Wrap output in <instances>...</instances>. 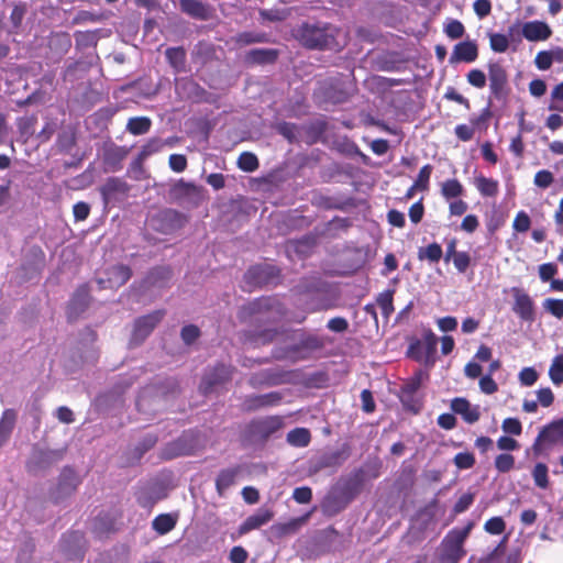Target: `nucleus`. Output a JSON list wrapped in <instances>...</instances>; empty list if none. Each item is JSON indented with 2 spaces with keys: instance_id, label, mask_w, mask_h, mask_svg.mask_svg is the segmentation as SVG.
I'll use <instances>...</instances> for the list:
<instances>
[{
  "instance_id": "nucleus-62",
  "label": "nucleus",
  "mask_w": 563,
  "mask_h": 563,
  "mask_svg": "<svg viewBox=\"0 0 563 563\" xmlns=\"http://www.w3.org/2000/svg\"><path fill=\"white\" fill-rule=\"evenodd\" d=\"M538 379V373L533 367H525L519 373V380L523 386H532Z\"/></svg>"
},
{
  "instance_id": "nucleus-64",
  "label": "nucleus",
  "mask_w": 563,
  "mask_h": 563,
  "mask_svg": "<svg viewBox=\"0 0 563 563\" xmlns=\"http://www.w3.org/2000/svg\"><path fill=\"white\" fill-rule=\"evenodd\" d=\"M467 80L472 86L483 88L486 85V75L481 69H472L467 74Z\"/></svg>"
},
{
  "instance_id": "nucleus-61",
  "label": "nucleus",
  "mask_w": 563,
  "mask_h": 563,
  "mask_svg": "<svg viewBox=\"0 0 563 563\" xmlns=\"http://www.w3.org/2000/svg\"><path fill=\"white\" fill-rule=\"evenodd\" d=\"M534 64L540 70H548L552 66V55L549 51H541L536 55Z\"/></svg>"
},
{
  "instance_id": "nucleus-16",
  "label": "nucleus",
  "mask_w": 563,
  "mask_h": 563,
  "mask_svg": "<svg viewBox=\"0 0 563 563\" xmlns=\"http://www.w3.org/2000/svg\"><path fill=\"white\" fill-rule=\"evenodd\" d=\"M349 457L346 449L325 452L310 461L309 470L312 473H318L324 468H333L342 465Z\"/></svg>"
},
{
  "instance_id": "nucleus-27",
  "label": "nucleus",
  "mask_w": 563,
  "mask_h": 563,
  "mask_svg": "<svg viewBox=\"0 0 563 563\" xmlns=\"http://www.w3.org/2000/svg\"><path fill=\"white\" fill-rule=\"evenodd\" d=\"M132 277V269L124 264L113 265L108 269V283L111 287L119 288L125 285Z\"/></svg>"
},
{
  "instance_id": "nucleus-45",
  "label": "nucleus",
  "mask_w": 563,
  "mask_h": 563,
  "mask_svg": "<svg viewBox=\"0 0 563 563\" xmlns=\"http://www.w3.org/2000/svg\"><path fill=\"white\" fill-rule=\"evenodd\" d=\"M393 295L394 290H386L377 296V305L380 307L384 317L388 318L393 311Z\"/></svg>"
},
{
  "instance_id": "nucleus-30",
  "label": "nucleus",
  "mask_w": 563,
  "mask_h": 563,
  "mask_svg": "<svg viewBox=\"0 0 563 563\" xmlns=\"http://www.w3.org/2000/svg\"><path fill=\"white\" fill-rule=\"evenodd\" d=\"M126 155L128 150L125 147L111 145L110 147L104 150L103 162L112 170H119L121 168V163Z\"/></svg>"
},
{
  "instance_id": "nucleus-36",
  "label": "nucleus",
  "mask_w": 563,
  "mask_h": 563,
  "mask_svg": "<svg viewBox=\"0 0 563 563\" xmlns=\"http://www.w3.org/2000/svg\"><path fill=\"white\" fill-rule=\"evenodd\" d=\"M475 187L484 197H495L498 194V181L485 176L475 178Z\"/></svg>"
},
{
  "instance_id": "nucleus-44",
  "label": "nucleus",
  "mask_w": 563,
  "mask_h": 563,
  "mask_svg": "<svg viewBox=\"0 0 563 563\" xmlns=\"http://www.w3.org/2000/svg\"><path fill=\"white\" fill-rule=\"evenodd\" d=\"M532 477L534 481V484L545 489L549 486V476H548V466L544 463H537L533 471H532Z\"/></svg>"
},
{
  "instance_id": "nucleus-15",
  "label": "nucleus",
  "mask_w": 563,
  "mask_h": 563,
  "mask_svg": "<svg viewBox=\"0 0 563 563\" xmlns=\"http://www.w3.org/2000/svg\"><path fill=\"white\" fill-rule=\"evenodd\" d=\"M426 379H428V374L420 369L401 386L400 399L402 404L415 411H418L420 408V405L415 400V394Z\"/></svg>"
},
{
  "instance_id": "nucleus-25",
  "label": "nucleus",
  "mask_w": 563,
  "mask_h": 563,
  "mask_svg": "<svg viewBox=\"0 0 563 563\" xmlns=\"http://www.w3.org/2000/svg\"><path fill=\"white\" fill-rule=\"evenodd\" d=\"M222 49L217 47L214 44L206 41H200L195 46L194 57L197 62L206 65L213 60L220 59V54H222Z\"/></svg>"
},
{
  "instance_id": "nucleus-12",
  "label": "nucleus",
  "mask_w": 563,
  "mask_h": 563,
  "mask_svg": "<svg viewBox=\"0 0 563 563\" xmlns=\"http://www.w3.org/2000/svg\"><path fill=\"white\" fill-rule=\"evenodd\" d=\"M175 89L180 100L190 102L207 101L206 90L189 77L177 78L175 80Z\"/></svg>"
},
{
  "instance_id": "nucleus-6",
  "label": "nucleus",
  "mask_w": 563,
  "mask_h": 563,
  "mask_svg": "<svg viewBox=\"0 0 563 563\" xmlns=\"http://www.w3.org/2000/svg\"><path fill=\"white\" fill-rule=\"evenodd\" d=\"M166 311L158 309L134 320L130 344L140 345L164 319Z\"/></svg>"
},
{
  "instance_id": "nucleus-50",
  "label": "nucleus",
  "mask_w": 563,
  "mask_h": 563,
  "mask_svg": "<svg viewBox=\"0 0 563 563\" xmlns=\"http://www.w3.org/2000/svg\"><path fill=\"white\" fill-rule=\"evenodd\" d=\"M490 47L496 53H504L509 47L508 37L500 33H494L489 38Z\"/></svg>"
},
{
  "instance_id": "nucleus-51",
  "label": "nucleus",
  "mask_w": 563,
  "mask_h": 563,
  "mask_svg": "<svg viewBox=\"0 0 563 563\" xmlns=\"http://www.w3.org/2000/svg\"><path fill=\"white\" fill-rule=\"evenodd\" d=\"M158 438L155 434H146L135 446L136 456L140 459L157 443Z\"/></svg>"
},
{
  "instance_id": "nucleus-47",
  "label": "nucleus",
  "mask_w": 563,
  "mask_h": 563,
  "mask_svg": "<svg viewBox=\"0 0 563 563\" xmlns=\"http://www.w3.org/2000/svg\"><path fill=\"white\" fill-rule=\"evenodd\" d=\"M95 530L98 533H109L115 530V521L113 519H109L108 515H99L95 519Z\"/></svg>"
},
{
  "instance_id": "nucleus-53",
  "label": "nucleus",
  "mask_w": 563,
  "mask_h": 563,
  "mask_svg": "<svg viewBox=\"0 0 563 563\" xmlns=\"http://www.w3.org/2000/svg\"><path fill=\"white\" fill-rule=\"evenodd\" d=\"M515 465V457L511 454H499L495 460V467L500 473L509 472Z\"/></svg>"
},
{
  "instance_id": "nucleus-2",
  "label": "nucleus",
  "mask_w": 563,
  "mask_h": 563,
  "mask_svg": "<svg viewBox=\"0 0 563 563\" xmlns=\"http://www.w3.org/2000/svg\"><path fill=\"white\" fill-rule=\"evenodd\" d=\"M473 526L468 522L464 528H453L445 534L439 549V563H459L465 556L464 543Z\"/></svg>"
},
{
  "instance_id": "nucleus-24",
  "label": "nucleus",
  "mask_w": 563,
  "mask_h": 563,
  "mask_svg": "<svg viewBox=\"0 0 563 563\" xmlns=\"http://www.w3.org/2000/svg\"><path fill=\"white\" fill-rule=\"evenodd\" d=\"M451 409L454 413L462 416L467 423H474L481 417L479 406H472L465 398H454L451 401Z\"/></svg>"
},
{
  "instance_id": "nucleus-58",
  "label": "nucleus",
  "mask_w": 563,
  "mask_h": 563,
  "mask_svg": "<svg viewBox=\"0 0 563 563\" xmlns=\"http://www.w3.org/2000/svg\"><path fill=\"white\" fill-rule=\"evenodd\" d=\"M454 463L461 470H468L474 466L475 457L472 453L460 452L455 455Z\"/></svg>"
},
{
  "instance_id": "nucleus-31",
  "label": "nucleus",
  "mask_w": 563,
  "mask_h": 563,
  "mask_svg": "<svg viewBox=\"0 0 563 563\" xmlns=\"http://www.w3.org/2000/svg\"><path fill=\"white\" fill-rule=\"evenodd\" d=\"M102 30L76 31L74 33L76 46L79 48L96 47L101 37ZM107 36V34H102Z\"/></svg>"
},
{
  "instance_id": "nucleus-3",
  "label": "nucleus",
  "mask_w": 563,
  "mask_h": 563,
  "mask_svg": "<svg viewBox=\"0 0 563 563\" xmlns=\"http://www.w3.org/2000/svg\"><path fill=\"white\" fill-rule=\"evenodd\" d=\"M313 96L318 103H345L350 98V89L341 78H330L318 84Z\"/></svg>"
},
{
  "instance_id": "nucleus-46",
  "label": "nucleus",
  "mask_w": 563,
  "mask_h": 563,
  "mask_svg": "<svg viewBox=\"0 0 563 563\" xmlns=\"http://www.w3.org/2000/svg\"><path fill=\"white\" fill-rule=\"evenodd\" d=\"M543 309L558 319L563 318V299L547 298L542 302Z\"/></svg>"
},
{
  "instance_id": "nucleus-54",
  "label": "nucleus",
  "mask_w": 563,
  "mask_h": 563,
  "mask_svg": "<svg viewBox=\"0 0 563 563\" xmlns=\"http://www.w3.org/2000/svg\"><path fill=\"white\" fill-rule=\"evenodd\" d=\"M530 225L531 220L528 213H526L525 211H519L516 214L515 220L512 222L514 230L523 233L530 229Z\"/></svg>"
},
{
  "instance_id": "nucleus-20",
  "label": "nucleus",
  "mask_w": 563,
  "mask_h": 563,
  "mask_svg": "<svg viewBox=\"0 0 563 563\" xmlns=\"http://www.w3.org/2000/svg\"><path fill=\"white\" fill-rule=\"evenodd\" d=\"M438 339L431 331L424 336L423 342L410 345V353L417 360H424L426 363L433 362L437 351Z\"/></svg>"
},
{
  "instance_id": "nucleus-34",
  "label": "nucleus",
  "mask_w": 563,
  "mask_h": 563,
  "mask_svg": "<svg viewBox=\"0 0 563 563\" xmlns=\"http://www.w3.org/2000/svg\"><path fill=\"white\" fill-rule=\"evenodd\" d=\"M282 399L278 393H268L249 397V409L269 407L277 405Z\"/></svg>"
},
{
  "instance_id": "nucleus-35",
  "label": "nucleus",
  "mask_w": 563,
  "mask_h": 563,
  "mask_svg": "<svg viewBox=\"0 0 563 563\" xmlns=\"http://www.w3.org/2000/svg\"><path fill=\"white\" fill-rule=\"evenodd\" d=\"M239 473L240 467L228 468L220 472L216 481V487L220 495H222L225 489L234 484Z\"/></svg>"
},
{
  "instance_id": "nucleus-57",
  "label": "nucleus",
  "mask_w": 563,
  "mask_h": 563,
  "mask_svg": "<svg viewBox=\"0 0 563 563\" xmlns=\"http://www.w3.org/2000/svg\"><path fill=\"white\" fill-rule=\"evenodd\" d=\"M501 429L505 433L520 435L522 432L521 422L517 418H506L503 421Z\"/></svg>"
},
{
  "instance_id": "nucleus-49",
  "label": "nucleus",
  "mask_w": 563,
  "mask_h": 563,
  "mask_svg": "<svg viewBox=\"0 0 563 563\" xmlns=\"http://www.w3.org/2000/svg\"><path fill=\"white\" fill-rule=\"evenodd\" d=\"M200 336V329L195 324H187L180 331V338L185 344L190 345Z\"/></svg>"
},
{
  "instance_id": "nucleus-13",
  "label": "nucleus",
  "mask_w": 563,
  "mask_h": 563,
  "mask_svg": "<svg viewBox=\"0 0 563 563\" xmlns=\"http://www.w3.org/2000/svg\"><path fill=\"white\" fill-rule=\"evenodd\" d=\"M283 427V420L279 417H266L253 420L249 423V438H258L266 440Z\"/></svg>"
},
{
  "instance_id": "nucleus-55",
  "label": "nucleus",
  "mask_w": 563,
  "mask_h": 563,
  "mask_svg": "<svg viewBox=\"0 0 563 563\" xmlns=\"http://www.w3.org/2000/svg\"><path fill=\"white\" fill-rule=\"evenodd\" d=\"M448 37L452 40L461 38L464 35L465 27L463 23L459 20H452L444 29Z\"/></svg>"
},
{
  "instance_id": "nucleus-63",
  "label": "nucleus",
  "mask_w": 563,
  "mask_h": 563,
  "mask_svg": "<svg viewBox=\"0 0 563 563\" xmlns=\"http://www.w3.org/2000/svg\"><path fill=\"white\" fill-rule=\"evenodd\" d=\"M558 273V267L553 263H544L539 266V277L542 282H551Z\"/></svg>"
},
{
  "instance_id": "nucleus-21",
  "label": "nucleus",
  "mask_w": 563,
  "mask_h": 563,
  "mask_svg": "<svg viewBox=\"0 0 563 563\" xmlns=\"http://www.w3.org/2000/svg\"><path fill=\"white\" fill-rule=\"evenodd\" d=\"M522 35L530 42L547 41L551 37L552 30L543 21H529L522 25Z\"/></svg>"
},
{
  "instance_id": "nucleus-59",
  "label": "nucleus",
  "mask_w": 563,
  "mask_h": 563,
  "mask_svg": "<svg viewBox=\"0 0 563 563\" xmlns=\"http://www.w3.org/2000/svg\"><path fill=\"white\" fill-rule=\"evenodd\" d=\"M452 261L456 271L463 274L471 264V256L467 252H459Z\"/></svg>"
},
{
  "instance_id": "nucleus-11",
  "label": "nucleus",
  "mask_w": 563,
  "mask_h": 563,
  "mask_svg": "<svg viewBox=\"0 0 563 563\" xmlns=\"http://www.w3.org/2000/svg\"><path fill=\"white\" fill-rule=\"evenodd\" d=\"M512 311L525 322H533L536 319V305L532 298L521 288L512 287Z\"/></svg>"
},
{
  "instance_id": "nucleus-5",
  "label": "nucleus",
  "mask_w": 563,
  "mask_h": 563,
  "mask_svg": "<svg viewBox=\"0 0 563 563\" xmlns=\"http://www.w3.org/2000/svg\"><path fill=\"white\" fill-rule=\"evenodd\" d=\"M233 368L225 364L219 363L206 371L199 390L207 396L223 388L232 379Z\"/></svg>"
},
{
  "instance_id": "nucleus-26",
  "label": "nucleus",
  "mask_w": 563,
  "mask_h": 563,
  "mask_svg": "<svg viewBox=\"0 0 563 563\" xmlns=\"http://www.w3.org/2000/svg\"><path fill=\"white\" fill-rule=\"evenodd\" d=\"M165 57L175 73L179 74L186 71L187 53L183 46L166 48Z\"/></svg>"
},
{
  "instance_id": "nucleus-39",
  "label": "nucleus",
  "mask_w": 563,
  "mask_h": 563,
  "mask_svg": "<svg viewBox=\"0 0 563 563\" xmlns=\"http://www.w3.org/2000/svg\"><path fill=\"white\" fill-rule=\"evenodd\" d=\"M274 514L271 508L261 507L254 515L249 517V530L260 528L272 520Z\"/></svg>"
},
{
  "instance_id": "nucleus-8",
  "label": "nucleus",
  "mask_w": 563,
  "mask_h": 563,
  "mask_svg": "<svg viewBox=\"0 0 563 563\" xmlns=\"http://www.w3.org/2000/svg\"><path fill=\"white\" fill-rule=\"evenodd\" d=\"M189 217L176 209L161 210L154 218L155 230L163 234H172L188 223Z\"/></svg>"
},
{
  "instance_id": "nucleus-43",
  "label": "nucleus",
  "mask_w": 563,
  "mask_h": 563,
  "mask_svg": "<svg viewBox=\"0 0 563 563\" xmlns=\"http://www.w3.org/2000/svg\"><path fill=\"white\" fill-rule=\"evenodd\" d=\"M441 194L446 199L456 198L463 194V186L457 179H449L442 184Z\"/></svg>"
},
{
  "instance_id": "nucleus-1",
  "label": "nucleus",
  "mask_w": 563,
  "mask_h": 563,
  "mask_svg": "<svg viewBox=\"0 0 563 563\" xmlns=\"http://www.w3.org/2000/svg\"><path fill=\"white\" fill-rule=\"evenodd\" d=\"M340 29L322 21H303L295 25L291 37L309 51H331L339 46L336 41Z\"/></svg>"
},
{
  "instance_id": "nucleus-23",
  "label": "nucleus",
  "mask_w": 563,
  "mask_h": 563,
  "mask_svg": "<svg viewBox=\"0 0 563 563\" xmlns=\"http://www.w3.org/2000/svg\"><path fill=\"white\" fill-rule=\"evenodd\" d=\"M478 56V48L476 43L472 41H464L457 43L450 56V63H472Z\"/></svg>"
},
{
  "instance_id": "nucleus-19",
  "label": "nucleus",
  "mask_w": 563,
  "mask_h": 563,
  "mask_svg": "<svg viewBox=\"0 0 563 563\" xmlns=\"http://www.w3.org/2000/svg\"><path fill=\"white\" fill-rule=\"evenodd\" d=\"M179 9L192 19L207 21L213 16V8L202 0H180Z\"/></svg>"
},
{
  "instance_id": "nucleus-22",
  "label": "nucleus",
  "mask_w": 563,
  "mask_h": 563,
  "mask_svg": "<svg viewBox=\"0 0 563 563\" xmlns=\"http://www.w3.org/2000/svg\"><path fill=\"white\" fill-rule=\"evenodd\" d=\"M130 186L119 177H109L100 188V194L106 203L115 199L118 196H126Z\"/></svg>"
},
{
  "instance_id": "nucleus-28",
  "label": "nucleus",
  "mask_w": 563,
  "mask_h": 563,
  "mask_svg": "<svg viewBox=\"0 0 563 563\" xmlns=\"http://www.w3.org/2000/svg\"><path fill=\"white\" fill-rule=\"evenodd\" d=\"M62 548L67 553L77 555L78 552L84 553L85 536L80 531H69L65 533L60 541Z\"/></svg>"
},
{
  "instance_id": "nucleus-4",
  "label": "nucleus",
  "mask_w": 563,
  "mask_h": 563,
  "mask_svg": "<svg viewBox=\"0 0 563 563\" xmlns=\"http://www.w3.org/2000/svg\"><path fill=\"white\" fill-rule=\"evenodd\" d=\"M156 86L150 78H139L135 81L121 86L115 91V97L123 102L137 103L140 100L148 99L156 93Z\"/></svg>"
},
{
  "instance_id": "nucleus-10",
  "label": "nucleus",
  "mask_w": 563,
  "mask_h": 563,
  "mask_svg": "<svg viewBox=\"0 0 563 563\" xmlns=\"http://www.w3.org/2000/svg\"><path fill=\"white\" fill-rule=\"evenodd\" d=\"M80 477L71 467H64L59 474L58 483L51 493L54 501H59L74 494L80 484Z\"/></svg>"
},
{
  "instance_id": "nucleus-56",
  "label": "nucleus",
  "mask_w": 563,
  "mask_h": 563,
  "mask_svg": "<svg viewBox=\"0 0 563 563\" xmlns=\"http://www.w3.org/2000/svg\"><path fill=\"white\" fill-rule=\"evenodd\" d=\"M553 180V174L550 170L542 169L534 175L533 183L537 187L545 189L552 185Z\"/></svg>"
},
{
  "instance_id": "nucleus-32",
  "label": "nucleus",
  "mask_w": 563,
  "mask_h": 563,
  "mask_svg": "<svg viewBox=\"0 0 563 563\" xmlns=\"http://www.w3.org/2000/svg\"><path fill=\"white\" fill-rule=\"evenodd\" d=\"M278 57L276 49H249V64H272Z\"/></svg>"
},
{
  "instance_id": "nucleus-7",
  "label": "nucleus",
  "mask_w": 563,
  "mask_h": 563,
  "mask_svg": "<svg viewBox=\"0 0 563 563\" xmlns=\"http://www.w3.org/2000/svg\"><path fill=\"white\" fill-rule=\"evenodd\" d=\"M169 196L177 203L197 208L205 200V189L180 179L170 188Z\"/></svg>"
},
{
  "instance_id": "nucleus-17",
  "label": "nucleus",
  "mask_w": 563,
  "mask_h": 563,
  "mask_svg": "<svg viewBox=\"0 0 563 563\" xmlns=\"http://www.w3.org/2000/svg\"><path fill=\"white\" fill-rule=\"evenodd\" d=\"M488 79L492 95L498 100L504 99L508 93V78L505 68L499 64H490Z\"/></svg>"
},
{
  "instance_id": "nucleus-9",
  "label": "nucleus",
  "mask_w": 563,
  "mask_h": 563,
  "mask_svg": "<svg viewBox=\"0 0 563 563\" xmlns=\"http://www.w3.org/2000/svg\"><path fill=\"white\" fill-rule=\"evenodd\" d=\"M198 446L197 435L191 431H187L175 441L165 445L162 451V457L164 460H173L178 456L191 455Z\"/></svg>"
},
{
  "instance_id": "nucleus-33",
  "label": "nucleus",
  "mask_w": 563,
  "mask_h": 563,
  "mask_svg": "<svg viewBox=\"0 0 563 563\" xmlns=\"http://www.w3.org/2000/svg\"><path fill=\"white\" fill-rule=\"evenodd\" d=\"M177 523V517L170 514H161L152 521V528L161 536L172 531Z\"/></svg>"
},
{
  "instance_id": "nucleus-18",
  "label": "nucleus",
  "mask_w": 563,
  "mask_h": 563,
  "mask_svg": "<svg viewBox=\"0 0 563 563\" xmlns=\"http://www.w3.org/2000/svg\"><path fill=\"white\" fill-rule=\"evenodd\" d=\"M560 440H563V419L550 423L539 433L532 445L534 455L541 454L544 442L553 444Z\"/></svg>"
},
{
  "instance_id": "nucleus-37",
  "label": "nucleus",
  "mask_w": 563,
  "mask_h": 563,
  "mask_svg": "<svg viewBox=\"0 0 563 563\" xmlns=\"http://www.w3.org/2000/svg\"><path fill=\"white\" fill-rule=\"evenodd\" d=\"M310 431L306 428H296L288 432L287 442L296 448H305L310 443Z\"/></svg>"
},
{
  "instance_id": "nucleus-48",
  "label": "nucleus",
  "mask_w": 563,
  "mask_h": 563,
  "mask_svg": "<svg viewBox=\"0 0 563 563\" xmlns=\"http://www.w3.org/2000/svg\"><path fill=\"white\" fill-rule=\"evenodd\" d=\"M432 173V166L427 164L421 167L419 170L418 177L413 183V188H419V190H427L429 186V179Z\"/></svg>"
},
{
  "instance_id": "nucleus-52",
  "label": "nucleus",
  "mask_w": 563,
  "mask_h": 563,
  "mask_svg": "<svg viewBox=\"0 0 563 563\" xmlns=\"http://www.w3.org/2000/svg\"><path fill=\"white\" fill-rule=\"evenodd\" d=\"M484 529L490 534H501L506 529V523L501 517H493L485 522Z\"/></svg>"
},
{
  "instance_id": "nucleus-40",
  "label": "nucleus",
  "mask_w": 563,
  "mask_h": 563,
  "mask_svg": "<svg viewBox=\"0 0 563 563\" xmlns=\"http://www.w3.org/2000/svg\"><path fill=\"white\" fill-rule=\"evenodd\" d=\"M443 255V251L440 244L431 243L426 247L419 249L418 257L419 260H427L430 263H438Z\"/></svg>"
},
{
  "instance_id": "nucleus-41",
  "label": "nucleus",
  "mask_w": 563,
  "mask_h": 563,
  "mask_svg": "<svg viewBox=\"0 0 563 563\" xmlns=\"http://www.w3.org/2000/svg\"><path fill=\"white\" fill-rule=\"evenodd\" d=\"M279 334V332L276 329L273 328H266L263 331L252 334H249V343L260 345V344H266L275 340V338Z\"/></svg>"
},
{
  "instance_id": "nucleus-38",
  "label": "nucleus",
  "mask_w": 563,
  "mask_h": 563,
  "mask_svg": "<svg viewBox=\"0 0 563 563\" xmlns=\"http://www.w3.org/2000/svg\"><path fill=\"white\" fill-rule=\"evenodd\" d=\"M152 121L147 117H134L128 121L126 130L133 135H142L150 131Z\"/></svg>"
},
{
  "instance_id": "nucleus-42",
  "label": "nucleus",
  "mask_w": 563,
  "mask_h": 563,
  "mask_svg": "<svg viewBox=\"0 0 563 563\" xmlns=\"http://www.w3.org/2000/svg\"><path fill=\"white\" fill-rule=\"evenodd\" d=\"M549 376L554 385L563 383V355H558L552 361L549 369Z\"/></svg>"
},
{
  "instance_id": "nucleus-29",
  "label": "nucleus",
  "mask_w": 563,
  "mask_h": 563,
  "mask_svg": "<svg viewBox=\"0 0 563 563\" xmlns=\"http://www.w3.org/2000/svg\"><path fill=\"white\" fill-rule=\"evenodd\" d=\"M16 421L14 409H5L0 418V448L10 439Z\"/></svg>"
},
{
  "instance_id": "nucleus-60",
  "label": "nucleus",
  "mask_w": 563,
  "mask_h": 563,
  "mask_svg": "<svg viewBox=\"0 0 563 563\" xmlns=\"http://www.w3.org/2000/svg\"><path fill=\"white\" fill-rule=\"evenodd\" d=\"M168 164L172 170L181 173L187 168V157L184 154H172Z\"/></svg>"
},
{
  "instance_id": "nucleus-14",
  "label": "nucleus",
  "mask_w": 563,
  "mask_h": 563,
  "mask_svg": "<svg viewBox=\"0 0 563 563\" xmlns=\"http://www.w3.org/2000/svg\"><path fill=\"white\" fill-rule=\"evenodd\" d=\"M91 301L90 287L88 284L79 285L74 291L67 305V317L69 320L77 319L87 310Z\"/></svg>"
}]
</instances>
